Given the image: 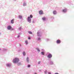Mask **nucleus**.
<instances>
[{
	"mask_svg": "<svg viewBox=\"0 0 74 74\" xmlns=\"http://www.w3.org/2000/svg\"><path fill=\"white\" fill-rule=\"evenodd\" d=\"M19 18H20V19H21L22 18V17L21 16H19Z\"/></svg>",
	"mask_w": 74,
	"mask_h": 74,
	"instance_id": "dca6fc26",
	"label": "nucleus"
},
{
	"mask_svg": "<svg viewBox=\"0 0 74 74\" xmlns=\"http://www.w3.org/2000/svg\"><path fill=\"white\" fill-rule=\"evenodd\" d=\"M30 17L31 18H33V15H30Z\"/></svg>",
	"mask_w": 74,
	"mask_h": 74,
	"instance_id": "f3484780",
	"label": "nucleus"
},
{
	"mask_svg": "<svg viewBox=\"0 0 74 74\" xmlns=\"http://www.w3.org/2000/svg\"><path fill=\"white\" fill-rule=\"evenodd\" d=\"M28 38L29 40H30L31 39V38H30V37H29V38Z\"/></svg>",
	"mask_w": 74,
	"mask_h": 74,
	"instance_id": "393cba45",
	"label": "nucleus"
},
{
	"mask_svg": "<svg viewBox=\"0 0 74 74\" xmlns=\"http://www.w3.org/2000/svg\"><path fill=\"white\" fill-rule=\"evenodd\" d=\"M52 54H51V53H50L48 56L47 57L49 58H51V57H52Z\"/></svg>",
	"mask_w": 74,
	"mask_h": 74,
	"instance_id": "7ed1b4c3",
	"label": "nucleus"
},
{
	"mask_svg": "<svg viewBox=\"0 0 74 74\" xmlns=\"http://www.w3.org/2000/svg\"><path fill=\"white\" fill-rule=\"evenodd\" d=\"M40 63H41V62L39 61L38 62V64H40Z\"/></svg>",
	"mask_w": 74,
	"mask_h": 74,
	"instance_id": "5701e85b",
	"label": "nucleus"
},
{
	"mask_svg": "<svg viewBox=\"0 0 74 74\" xmlns=\"http://www.w3.org/2000/svg\"><path fill=\"white\" fill-rule=\"evenodd\" d=\"M56 42L57 44H60L61 42V41L60 40H57Z\"/></svg>",
	"mask_w": 74,
	"mask_h": 74,
	"instance_id": "20e7f679",
	"label": "nucleus"
},
{
	"mask_svg": "<svg viewBox=\"0 0 74 74\" xmlns=\"http://www.w3.org/2000/svg\"><path fill=\"white\" fill-rule=\"evenodd\" d=\"M55 74H59V73H55Z\"/></svg>",
	"mask_w": 74,
	"mask_h": 74,
	"instance_id": "cd10ccee",
	"label": "nucleus"
},
{
	"mask_svg": "<svg viewBox=\"0 0 74 74\" xmlns=\"http://www.w3.org/2000/svg\"><path fill=\"white\" fill-rule=\"evenodd\" d=\"M23 55H25V52H23Z\"/></svg>",
	"mask_w": 74,
	"mask_h": 74,
	"instance_id": "aec40b11",
	"label": "nucleus"
},
{
	"mask_svg": "<svg viewBox=\"0 0 74 74\" xmlns=\"http://www.w3.org/2000/svg\"><path fill=\"white\" fill-rule=\"evenodd\" d=\"M20 37V36H19V35L18 36V37H18V38H19V37Z\"/></svg>",
	"mask_w": 74,
	"mask_h": 74,
	"instance_id": "a878e982",
	"label": "nucleus"
},
{
	"mask_svg": "<svg viewBox=\"0 0 74 74\" xmlns=\"http://www.w3.org/2000/svg\"><path fill=\"white\" fill-rule=\"evenodd\" d=\"M41 53L42 55H44L45 53L44 52H41Z\"/></svg>",
	"mask_w": 74,
	"mask_h": 74,
	"instance_id": "9b49d317",
	"label": "nucleus"
},
{
	"mask_svg": "<svg viewBox=\"0 0 74 74\" xmlns=\"http://www.w3.org/2000/svg\"><path fill=\"white\" fill-rule=\"evenodd\" d=\"M62 11L63 12H67V9H64L62 10Z\"/></svg>",
	"mask_w": 74,
	"mask_h": 74,
	"instance_id": "0eeeda50",
	"label": "nucleus"
},
{
	"mask_svg": "<svg viewBox=\"0 0 74 74\" xmlns=\"http://www.w3.org/2000/svg\"><path fill=\"white\" fill-rule=\"evenodd\" d=\"M42 19L43 20V21H45V19H46V18L45 17H43L42 18Z\"/></svg>",
	"mask_w": 74,
	"mask_h": 74,
	"instance_id": "9d476101",
	"label": "nucleus"
},
{
	"mask_svg": "<svg viewBox=\"0 0 74 74\" xmlns=\"http://www.w3.org/2000/svg\"><path fill=\"white\" fill-rule=\"evenodd\" d=\"M11 28H12V27H11V26H9L7 27V29H8V30H10V29H11Z\"/></svg>",
	"mask_w": 74,
	"mask_h": 74,
	"instance_id": "423d86ee",
	"label": "nucleus"
},
{
	"mask_svg": "<svg viewBox=\"0 0 74 74\" xmlns=\"http://www.w3.org/2000/svg\"><path fill=\"white\" fill-rule=\"evenodd\" d=\"M47 71H44V73H45V74H47Z\"/></svg>",
	"mask_w": 74,
	"mask_h": 74,
	"instance_id": "6ab92c4d",
	"label": "nucleus"
},
{
	"mask_svg": "<svg viewBox=\"0 0 74 74\" xmlns=\"http://www.w3.org/2000/svg\"><path fill=\"white\" fill-rule=\"evenodd\" d=\"M39 14L40 15H42L43 14V11L42 10H40L39 11Z\"/></svg>",
	"mask_w": 74,
	"mask_h": 74,
	"instance_id": "39448f33",
	"label": "nucleus"
},
{
	"mask_svg": "<svg viewBox=\"0 0 74 74\" xmlns=\"http://www.w3.org/2000/svg\"><path fill=\"white\" fill-rule=\"evenodd\" d=\"M27 62H29V57L27 58Z\"/></svg>",
	"mask_w": 74,
	"mask_h": 74,
	"instance_id": "f8f14e48",
	"label": "nucleus"
},
{
	"mask_svg": "<svg viewBox=\"0 0 74 74\" xmlns=\"http://www.w3.org/2000/svg\"><path fill=\"white\" fill-rule=\"evenodd\" d=\"M25 43L26 44H28V41L27 40H26L25 41Z\"/></svg>",
	"mask_w": 74,
	"mask_h": 74,
	"instance_id": "2eb2a0df",
	"label": "nucleus"
},
{
	"mask_svg": "<svg viewBox=\"0 0 74 74\" xmlns=\"http://www.w3.org/2000/svg\"><path fill=\"white\" fill-rule=\"evenodd\" d=\"M30 67V65H28V67Z\"/></svg>",
	"mask_w": 74,
	"mask_h": 74,
	"instance_id": "b1692460",
	"label": "nucleus"
},
{
	"mask_svg": "<svg viewBox=\"0 0 74 74\" xmlns=\"http://www.w3.org/2000/svg\"><path fill=\"white\" fill-rule=\"evenodd\" d=\"M37 34H38V36H39L38 35V34H39V32H38L37 33Z\"/></svg>",
	"mask_w": 74,
	"mask_h": 74,
	"instance_id": "4be33fe9",
	"label": "nucleus"
},
{
	"mask_svg": "<svg viewBox=\"0 0 74 74\" xmlns=\"http://www.w3.org/2000/svg\"><path fill=\"white\" fill-rule=\"evenodd\" d=\"M11 66V65L10 64H7V66H8V67H10Z\"/></svg>",
	"mask_w": 74,
	"mask_h": 74,
	"instance_id": "ddd939ff",
	"label": "nucleus"
},
{
	"mask_svg": "<svg viewBox=\"0 0 74 74\" xmlns=\"http://www.w3.org/2000/svg\"><path fill=\"white\" fill-rule=\"evenodd\" d=\"M53 13L54 15H55L57 13L56 12V10H54L53 12Z\"/></svg>",
	"mask_w": 74,
	"mask_h": 74,
	"instance_id": "6e6552de",
	"label": "nucleus"
},
{
	"mask_svg": "<svg viewBox=\"0 0 74 74\" xmlns=\"http://www.w3.org/2000/svg\"><path fill=\"white\" fill-rule=\"evenodd\" d=\"M14 19H13L11 21V23L13 24L14 23Z\"/></svg>",
	"mask_w": 74,
	"mask_h": 74,
	"instance_id": "1a4fd4ad",
	"label": "nucleus"
},
{
	"mask_svg": "<svg viewBox=\"0 0 74 74\" xmlns=\"http://www.w3.org/2000/svg\"><path fill=\"white\" fill-rule=\"evenodd\" d=\"M34 74H37L36 73H35Z\"/></svg>",
	"mask_w": 74,
	"mask_h": 74,
	"instance_id": "c756f323",
	"label": "nucleus"
},
{
	"mask_svg": "<svg viewBox=\"0 0 74 74\" xmlns=\"http://www.w3.org/2000/svg\"><path fill=\"white\" fill-rule=\"evenodd\" d=\"M32 21V19H31V18H30V17L29 16L28 17V21L29 22V23H30L31 22V21Z\"/></svg>",
	"mask_w": 74,
	"mask_h": 74,
	"instance_id": "f03ea898",
	"label": "nucleus"
},
{
	"mask_svg": "<svg viewBox=\"0 0 74 74\" xmlns=\"http://www.w3.org/2000/svg\"><path fill=\"white\" fill-rule=\"evenodd\" d=\"M0 34H1V33H0Z\"/></svg>",
	"mask_w": 74,
	"mask_h": 74,
	"instance_id": "7c9ffc66",
	"label": "nucleus"
},
{
	"mask_svg": "<svg viewBox=\"0 0 74 74\" xmlns=\"http://www.w3.org/2000/svg\"><path fill=\"white\" fill-rule=\"evenodd\" d=\"M23 5H24V6H25L26 5V4L25 3H24Z\"/></svg>",
	"mask_w": 74,
	"mask_h": 74,
	"instance_id": "a211bd4d",
	"label": "nucleus"
},
{
	"mask_svg": "<svg viewBox=\"0 0 74 74\" xmlns=\"http://www.w3.org/2000/svg\"><path fill=\"white\" fill-rule=\"evenodd\" d=\"M38 40H41V39L40 38H38Z\"/></svg>",
	"mask_w": 74,
	"mask_h": 74,
	"instance_id": "412c9836",
	"label": "nucleus"
},
{
	"mask_svg": "<svg viewBox=\"0 0 74 74\" xmlns=\"http://www.w3.org/2000/svg\"><path fill=\"white\" fill-rule=\"evenodd\" d=\"M28 33L29 34H32V32H31L29 31L28 32Z\"/></svg>",
	"mask_w": 74,
	"mask_h": 74,
	"instance_id": "4468645a",
	"label": "nucleus"
},
{
	"mask_svg": "<svg viewBox=\"0 0 74 74\" xmlns=\"http://www.w3.org/2000/svg\"><path fill=\"white\" fill-rule=\"evenodd\" d=\"M38 52H40V50H39V49H38Z\"/></svg>",
	"mask_w": 74,
	"mask_h": 74,
	"instance_id": "bb28decb",
	"label": "nucleus"
},
{
	"mask_svg": "<svg viewBox=\"0 0 74 74\" xmlns=\"http://www.w3.org/2000/svg\"><path fill=\"white\" fill-rule=\"evenodd\" d=\"M48 74H51V73H50V72H49Z\"/></svg>",
	"mask_w": 74,
	"mask_h": 74,
	"instance_id": "c85d7f7f",
	"label": "nucleus"
},
{
	"mask_svg": "<svg viewBox=\"0 0 74 74\" xmlns=\"http://www.w3.org/2000/svg\"><path fill=\"white\" fill-rule=\"evenodd\" d=\"M0 50H1V49H0Z\"/></svg>",
	"mask_w": 74,
	"mask_h": 74,
	"instance_id": "2f4dec72",
	"label": "nucleus"
},
{
	"mask_svg": "<svg viewBox=\"0 0 74 74\" xmlns=\"http://www.w3.org/2000/svg\"><path fill=\"white\" fill-rule=\"evenodd\" d=\"M19 61V59L18 58H15L12 60L13 63H17Z\"/></svg>",
	"mask_w": 74,
	"mask_h": 74,
	"instance_id": "f257e3e1",
	"label": "nucleus"
}]
</instances>
